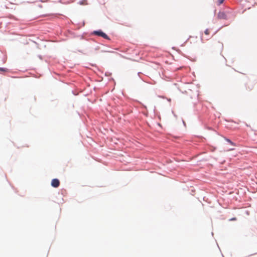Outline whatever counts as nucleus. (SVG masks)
Listing matches in <instances>:
<instances>
[{
	"instance_id": "obj_3",
	"label": "nucleus",
	"mask_w": 257,
	"mask_h": 257,
	"mask_svg": "<svg viewBox=\"0 0 257 257\" xmlns=\"http://www.w3.org/2000/svg\"><path fill=\"white\" fill-rule=\"evenodd\" d=\"M60 185V182L57 179H54L52 180L51 185L57 188Z\"/></svg>"
},
{
	"instance_id": "obj_6",
	"label": "nucleus",
	"mask_w": 257,
	"mask_h": 257,
	"mask_svg": "<svg viewBox=\"0 0 257 257\" xmlns=\"http://www.w3.org/2000/svg\"><path fill=\"white\" fill-rule=\"evenodd\" d=\"M209 33H210V31L208 29H206L204 32V33L205 35H209Z\"/></svg>"
},
{
	"instance_id": "obj_1",
	"label": "nucleus",
	"mask_w": 257,
	"mask_h": 257,
	"mask_svg": "<svg viewBox=\"0 0 257 257\" xmlns=\"http://www.w3.org/2000/svg\"><path fill=\"white\" fill-rule=\"evenodd\" d=\"M94 33L97 35V36H101L102 37H103V38L104 39H108V37L107 36V35L105 34L104 33H103V32L101 31H95L94 32Z\"/></svg>"
},
{
	"instance_id": "obj_4",
	"label": "nucleus",
	"mask_w": 257,
	"mask_h": 257,
	"mask_svg": "<svg viewBox=\"0 0 257 257\" xmlns=\"http://www.w3.org/2000/svg\"><path fill=\"white\" fill-rule=\"evenodd\" d=\"M226 140L227 142L229 143L231 145H232L233 146H235V144L234 143H233L232 141H231L230 140L227 139H226Z\"/></svg>"
},
{
	"instance_id": "obj_2",
	"label": "nucleus",
	"mask_w": 257,
	"mask_h": 257,
	"mask_svg": "<svg viewBox=\"0 0 257 257\" xmlns=\"http://www.w3.org/2000/svg\"><path fill=\"white\" fill-rule=\"evenodd\" d=\"M218 18L220 19H227V16L226 13L224 12H219L218 14Z\"/></svg>"
},
{
	"instance_id": "obj_5",
	"label": "nucleus",
	"mask_w": 257,
	"mask_h": 257,
	"mask_svg": "<svg viewBox=\"0 0 257 257\" xmlns=\"http://www.w3.org/2000/svg\"><path fill=\"white\" fill-rule=\"evenodd\" d=\"M224 1V0H218V2H217L218 5H221V4H222L223 3Z\"/></svg>"
},
{
	"instance_id": "obj_8",
	"label": "nucleus",
	"mask_w": 257,
	"mask_h": 257,
	"mask_svg": "<svg viewBox=\"0 0 257 257\" xmlns=\"http://www.w3.org/2000/svg\"><path fill=\"white\" fill-rule=\"evenodd\" d=\"M232 220H236V218H233V219H232Z\"/></svg>"
},
{
	"instance_id": "obj_7",
	"label": "nucleus",
	"mask_w": 257,
	"mask_h": 257,
	"mask_svg": "<svg viewBox=\"0 0 257 257\" xmlns=\"http://www.w3.org/2000/svg\"><path fill=\"white\" fill-rule=\"evenodd\" d=\"M0 71H5V70L3 68H0Z\"/></svg>"
}]
</instances>
